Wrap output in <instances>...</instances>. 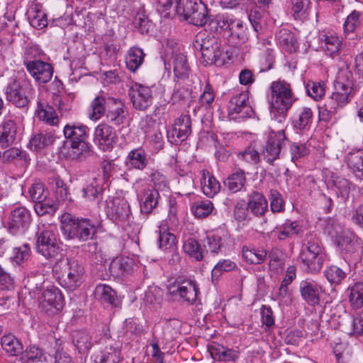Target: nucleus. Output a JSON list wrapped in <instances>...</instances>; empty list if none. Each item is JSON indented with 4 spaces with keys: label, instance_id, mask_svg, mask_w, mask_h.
I'll list each match as a JSON object with an SVG mask.
<instances>
[{
    "label": "nucleus",
    "instance_id": "nucleus-34",
    "mask_svg": "<svg viewBox=\"0 0 363 363\" xmlns=\"http://www.w3.org/2000/svg\"><path fill=\"white\" fill-rule=\"evenodd\" d=\"M267 256V252L264 249H257L252 246H243L242 257L243 259L250 264H259L262 263Z\"/></svg>",
    "mask_w": 363,
    "mask_h": 363
},
{
    "label": "nucleus",
    "instance_id": "nucleus-17",
    "mask_svg": "<svg viewBox=\"0 0 363 363\" xmlns=\"http://www.w3.org/2000/svg\"><path fill=\"white\" fill-rule=\"evenodd\" d=\"M32 218L30 211L23 206L16 207L11 213L8 230L13 235L25 233L31 223Z\"/></svg>",
    "mask_w": 363,
    "mask_h": 363
},
{
    "label": "nucleus",
    "instance_id": "nucleus-37",
    "mask_svg": "<svg viewBox=\"0 0 363 363\" xmlns=\"http://www.w3.org/2000/svg\"><path fill=\"white\" fill-rule=\"evenodd\" d=\"M145 53L138 47L130 48L125 55V65L128 69L132 72H136L143 65Z\"/></svg>",
    "mask_w": 363,
    "mask_h": 363
},
{
    "label": "nucleus",
    "instance_id": "nucleus-44",
    "mask_svg": "<svg viewBox=\"0 0 363 363\" xmlns=\"http://www.w3.org/2000/svg\"><path fill=\"white\" fill-rule=\"evenodd\" d=\"M129 165L137 169H143L148 163L147 154L142 148L131 150L128 155Z\"/></svg>",
    "mask_w": 363,
    "mask_h": 363
},
{
    "label": "nucleus",
    "instance_id": "nucleus-12",
    "mask_svg": "<svg viewBox=\"0 0 363 363\" xmlns=\"http://www.w3.org/2000/svg\"><path fill=\"white\" fill-rule=\"evenodd\" d=\"M335 243L347 258L358 259L363 250L361 240L350 230H342L337 233Z\"/></svg>",
    "mask_w": 363,
    "mask_h": 363
},
{
    "label": "nucleus",
    "instance_id": "nucleus-48",
    "mask_svg": "<svg viewBox=\"0 0 363 363\" xmlns=\"http://www.w3.org/2000/svg\"><path fill=\"white\" fill-rule=\"evenodd\" d=\"M54 141V136L50 133H40L34 135L29 142V147L34 151H39L50 145Z\"/></svg>",
    "mask_w": 363,
    "mask_h": 363
},
{
    "label": "nucleus",
    "instance_id": "nucleus-3",
    "mask_svg": "<svg viewBox=\"0 0 363 363\" xmlns=\"http://www.w3.org/2000/svg\"><path fill=\"white\" fill-rule=\"evenodd\" d=\"M62 229L69 238H77L81 241L92 239L96 232V225L87 218H76L69 213L61 216Z\"/></svg>",
    "mask_w": 363,
    "mask_h": 363
},
{
    "label": "nucleus",
    "instance_id": "nucleus-64",
    "mask_svg": "<svg viewBox=\"0 0 363 363\" xmlns=\"http://www.w3.org/2000/svg\"><path fill=\"white\" fill-rule=\"evenodd\" d=\"M236 264L230 259L220 260L212 269V279H218L223 273L233 270Z\"/></svg>",
    "mask_w": 363,
    "mask_h": 363
},
{
    "label": "nucleus",
    "instance_id": "nucleus-53",
    "mask_svg": "<svg viewBox=\"0 0 363 363\" xmlns=\"http://www.w3.org/2000/svg\"><path fill=\"white\" fill-rule=\"evenodd\" d=\"M107 99L102 96L96 97L90 106L89 118L92 121L99 120L104 113L106 109Z\"/></svg>",
    "mask_w": 363,
    "mask_h": 363
},
{
    "label": "nucleus",
    "instance_id": "nucleus-18",
    "mask_svg": "<svg viewBox=\"0 0 363 363\" xmlns=\"http://www.w3.org/2000/svg\"><path fill=\"white\" fill-rule=\"evenodd\" d=\"M24 65L28 73L39 84H45L52 77L53 68L48 62L43 60H29L25 61Z\"/></svg>",
    "mask_w": 363,
    "mask_h": 363
},
{
    "label": "nucleus",
    "instance_id": "nucleus-11",
    "mask_svg": "<svg viewBox=\"0 0 363 363\" xmlns=\"http://www.w3.org/2000/svg\"><path fill=\"white\" fill-rule=\"evenodd\" d=\"M6 99L17 107L26 106L34 94V89L28 81L10 82L6 90Z\"/></svg>",
    "mask_w": 363,
    "mask_h": 363
},
{
    "label": "nucleus",
    "instance_id": "nucleus-14",
    "mask_svg": "<svg viewBox=\"0 0 363 363\" xmlns=\"http://www.w3.org/2000/svg\"><path fill=\"white\" fill-rule=\"evenodd\" d=\"M60 250V240L52 230H45L37 236L36 250L47 259L55 257Z\"/></svg>",
    "mask_w": 363,
    "mask_h": 363
},
{
    "label": "nucleus",
    "instance_id": "nucleus-59",
    "mask_svg": "<svg viewBox=\"0 0 363 363\" xmlns=\"http://www.w3.org/2000/svg\"><path fill=\"white\" fill-rule=\"evenodd\" d=\"M176 245V237L174 234L162 230H160V235L158 239V246L163 251L173 250Z\"/></svg>",
    "mask_w": 363,
    "mask_h": 363
},
{
    "label": "nucleus",
    "instance_id": "nucleus-4",
    "mask_svg": "<svg viewBox=\"0 0 363 363\" xmlns=\"http://www.w3.org/2000/svg\"><path fill=\"white\" fill-rule=\"evenodd\" d=\"M271 96V113L280 114L285 118L286 112L296 101V98L292 92L289 84L284 81L273 82L270 86Z\"/></svg>",
    "mask_w": 363,
    "mask_h": 363
},
{
    "label": "nucleus",
    "instance_id": "nucleus-50",
    "mask_svg": "<svg viewBox=\"0 0 363 363\" xmlns=\"http://www.w3.org/2000/svg\"><path fill=\"white\" fill-rule=\"evenodd\" d=\"M245 182V172L242 170H239L230 174L228 177L225 184L230 191L235 193L244 188Z\"/></svg>",
    "mask_w": 363,
    "mask_h": 363
},
{
    "label": "nucleus",
    "instance_id": "nucleus-5",
    "mask_svg": "<svg viewBox=\"0 0 363 363\" xmlns=\"http://www.w3.org/2000/svg\"><path fill=\"white\" fill-rule=\"evenodd\" d=\"M175 10L179 16L196 26H203L209 20L207 6L201 0H177Z\"/></svg>",
    "mask_w": 363,
    "mask_h": 363
},
{
    "label": "nucleus",
    "instance_id": "nucleus-58",
    "mask_svg": "<svg viewBox=\"0 0 363 363\" xmlns=\"http://www.w3.org/2000/svg\"><path fill=\"white\" fill-rule=\"evenodd\" d=\"M279 41L290 52H295L296 50V39L293 33L286 29H281L279 33Z\"/></svg>",
    "mask_w": 363,
    "mask_h": 363
},
{
    "label": "nucleus",
    "instance_id": "nucleus-63",
    "mask_svg": "<svg viewBox=\"0 0 363 363\" xmlns=\"http://www.w3.org/2000/svg\"><path fill=\"white\" fill-rule=\"evenodd\" d=\"M240 160L251 164H257L259 160V154L255 147L250 145L238 153Z\"/></svg>",
    "mask_w": 363,
    "mask_h": 363
},
{
    "label": "nucleus",
    "instance_id": "nucleus-21",
    "mask_svg": "<svg viewBox=\"0 0 363 363\" xmlns=\"http://www.w3.org/2000/svg\"><path fill=\"white\" fill-rule=\"evenodd\" d=\"M88 128L79 123L67 124L63 129L65 137L71 143L72 148H83L87 138Z\"/></svg>",
    "mask_w": 363,
    "mask_h": 363
},
{
    "label": "nucleus",
    "instance_id": "nucleus-8",
    "mask_svg": "<svg viewBox=\"0 0 363 363\" xmlns=\"http://www.w3.org/2000/svg\"><path fill=\"white\" fill-rule=\"evenodd\" d=\"M167 292L174 300L191 305L197 299L199 288L196 281L178 277L168 285Z\"/></svg>",
    "mask_w": 363,
    "mask_h": 363
},
{
    "label": "nucleus",
    "instance_id": "nucleus-56",
    "mask_svg": "<svg viewBox=\"0 0 363 363\" xmlns=\"http://www.w3.org/2000/svg\"><path fill=\"white\" fill-rule=\"evenodd\" d=\"M213 203L209 200L194 202L191 206V211L196 218H206L213 211Z\"/></svg>",
    "mask_w": 363,
    "mask_h": 363
},
{
    "label": "nucleus",
    "instance_id": "nucleus-9",
    "mask_svg": "<svg viewBox=\"0 0 363 363\" xmlns=\"http://www.w3.org/2000/svg\"><path fill=\"white\" fill-rule=\"evenodd\" d=\"M34 293L38 294L40 309L48 315L59 313L64 306V297L60 290L54 286L43 290L36 286Z\"/></svg>",
    "mask_w": 363,
    "mask_h": 363
},
{
    "label": "nucleus",
    "instance_id": "nucleus-30",
    "mask_svg": "<svg viewBox=\"0 0 363 363\" xmlns=\"http://www.w3.org/2000/svg\"><path fill=\"white\" fill-rule=\"evenodd\" d=\"M16 126L14 121L5 120L0 124V146L6 148L12 145L16 139Z\"/></svg>",
    "mask_w": 363,
    "mask_h": 363
},
{
    "label": "nucleus",
    "instance_id": "nucleus-42",
    "mask_svg": "<svg viewBox=\"0 0 363 363\" xmlns=\"http://www.w3.org/2000/svg\"><path fill=\"white\" fill-rule=\"evenodd\" d=\"M311 0H291V15L296 21H303L308 15Z\"/></svg>",
    "mask_w": 363,
    "mask_h": 363
},
{
    "label": "nucleus",
    "instance_id": "nucleus-26",
    "mask_svg": "<svg viewBox=\"0 0 363 363\" xmlns=\"http://www.w3.org/2000/svg\"><path fill=\"white\" fill-rule=\"evenodd\" d=\"M169 65L172 67L176 78L184 79L189 77L191 69L184 54L174 53L169 60Z\"/></svg>",
    "mask_w": 363,
    "mask_h": 363
},
{
    "label": "nucleus",
    "instance_id": "nucleus-43",
    "mask_svg": "<svg viewBox=\"0 0 363 363\" xmlns=\"http://www.w3.org/2000/svg\"><path fill=\"white\" fill-rule=\"evenodd\" d=\"M347 162L355 176L360 179H363V151L357 150L349 153Z\"/></svg>",
    "mask_w": 363,
    "mask_h": 363
},
{
    "label": "nucleus",
    "instance_id": "nucleus-20",
    "mask_svg": "<svg viewBox=\"0 0 363 363\" xmlns=\"http://www.w3.org/2000/svg\"><path fill=\"white\" fill-rule=\"evenodd\" d=\"M191 118L188 115H182L179 117L172 128L167 132L169 142L177 144L187 139L191 134Z\"/></svg>",
    "mask_w": 363,
    "mask_h": 363
},
{
    "label": "nucleus",
    "instance_id": "nucleus-7",
    "mask_svg": "<svg viewBox=\"0 0 363 363\" xmlns=\"http://www.w3.org/2000/svg\"><path fill=\"white\" fill-rule=\"evenodd\" d=\"M326 254L321 243L313 238L305 244L300 253V259L305 269L310 273H316L321 269Z\"/></svg>",
    "mask_w": 363,
    "mask_h": 363
},
{
    "label": "nucleus",
    "instance_id": "nucleus-51",
    "mask_svg": "<svg viewBox=\"0 0 363 363\" xmlns=\"http://www.w3.org/2000/svg\"><path fill=\"white\" fill-rule=\"evenodd\" d=\"M95 296L101 302L113 305L116 300V294L106 284H98L94 291Z\"/></svg>",
    "mask_w": 363,
    "mask_h": 363
},
{
    "label": "nucleus",
    "instance_id": "nucleus-38",
    "mask_svg": "<svg viewBox=\"0 0 363 363\" xmlns=\"http://www.w3.org/2000/svg\"><path fill=\"white\" fill-rule=\"evenodd\" d=\"M133 259L128 257H116L110 264V271L113 275L120 277L132 270Z\"/></svg>",
    "mask_w": 363,
    "mask_h": 363
},
{
    "label": "nucleus",
    "instance_id": "nucleus-25",
    "mask_svg": "<svg viewBox=\"0 0 363 363\" xmlns=\"http://www.w3.org/2000/svg\"><path fill=\"white\" fill-rule=\"evenodd\" d=\"M160 195L158 190L145 186L138 194V199L140 204V211L143 213H150L158 204Z\"/></svg>",
    "mask_w": 363,
    "mask_h": 363
},
{
    "label": "nucleus",
    "instance_id": "nucleus-31",
    "mask_svg": "<svg viewBox=\"0 0 363 363\" xmlns=\"http://www.w3.org/2000/svg\"><path fill=\"white\" fill-rule=\"evenodd\" d=\"M30 24L35 28L43 29L48 25L47 15L42 9V6L33 3L28 11Z\"/></svg>",
    "mask_w": 363,
    "mask_h": 363
},
{
    "label": "nucleus",
    "instance_id": "nucleus-19",
    "mask_svg": "<svg viewBox=\"0 0 363 363\" xmlns=\"http://www.w3.org/2000/svg\"><path fill=\"white\" fill-rule=\"evenodd\" d=\"M286 139L284 130L277 132L270 131L268 139L263 150L264 159L269 164H272L280 154L281 145Z\"/></svg>",
    "mask_w": 363,
    "mask_h": 363
},
{
    "label": "nucleus",
    "instance_id": "nucleus-1",
    "mask_svg": "<svg viewBox=\"0 0 363 363\" xmlns=\"http://www.w3.org/2000/svg\"><path fill=\"white\" fill-rule=\"evenodd\" d=\"M352 74L348 69L338 72L335 91L319 109L322 121L329 122L335 118L337 111L349 103L355 93Z\"/></svg>",
    "mask_w": 363,
    "mask_h": 363
},
{
    "label": "nucleus",
    "instance_id": "nucleus-2",
    "mask_svg": "<svg viewBox=\"0 0 363 363\" xmlns=\"http://www.w3.org/2000/svg\"><path fill=\"white\" fill-rule=\"evenodd\" d=\"M52 272L60 285L69 291L76 290L85 279L84 266L72 256H61L54 264Z\"/></svg>",
    "mask_w": 363,
    "mask_h": 363
},
{
    "label": "nucleus",
    "instance_id": "nucleus-28",
    "mask_svg": "<svg viewBox=\"0 0 363 363\" xmlns=\"http://www.w3.org/2000/svg\"><path fill=\"white\" fill-rule=\"evenodd\" d=\"M277 233L279 240H284L293 235H298L303 233V227L299 221L286 220L281 225L277 227L272 233Z\"/></svg>",
    "mask_w": 363,
    "mask_h": 363
},
{
    "label": "nucleus",
    "instance_id": "nucleus-49",
    "mask_svg": "<svg viewBox=\"0 0 363 363\" xmlns=\"http://www.w3.org/2000/svg\"><path fill=\"white\" fill-rule=\"evenodd\" d=\"M75 347L80 353L87 352L92 346L90 335L85 331H75L72 335Z\"/></svg>",
    "mask_w": 363,
    "mask_h": 363
},
{
    "label": "nucleus",
    "instance_id": "nucleus-41",
    "mask_svg": "<svg viewBox=\"0 0 363 363\" xmlns=\"http://www.w3.org/2000/svg\"><path fill=\"white\" fill-rule=\"evenodd\" d=\"M223 23L227 25L233 36H235L240 40L245 42L247 39V29L243 22L240 19H234L229 16L223 17Z\"/></svg>",
    "mask_w": 363,
    "mask_h": 363
},
{
    "label": "nucleus",
    "instance_id": "nucleus-13",
    "mask_svg": "<svg viewBox=\"0 0 363 363\" xmlns=\"http://www.w3.org/2000/svg\"><path fill=\"white\" fill-rule=\"evenodd\" d=\"M248 99L249 91L247 90L234 94L228 104V116L232 119L251 117L253 110Z\"/></svg>",
    "mask_w": 363,
    "mask_h": 363
},
{
    "label": "nucleus",
    "instance_id": "nucleus-61",
    "mask_svg": "<svg viewBox=\"0 0 363 363\" xmlns=\"http://www.w3.org/2000/svg\"><path fill=\"white\" fill-rule=\"evenodd\" d=\"M215 90L208 81H207L204 86L203 93L199 98L200 105L205 108H210L215 100Z\"/></svg>",
    "mask_w": 363,
    "mask_h": 363
},
{
    "label": "nucleus",
    "instance_id": "nucleus-52",
    "mask_svg": "<svg viewBox=\"0 0 363 363\" xmlns=\"http://www.w3.org/2000/svg\"><path fill=\"white\" fill-rule=\"evenodd\" d=\"M183 250L190 257L196 261H201L203 257V250L199 242L194 239L189 238L183 244Z\"/></svg>",
    "mask_w": 363,
    "mask_h": 363
},
{
    "label": "nucleus",
    "instance_id": "nucleus-16",
    "mask_svg": "<svg viewBox=\"0 0 363 363\" xmlns=\"http://www.w3.org/2000/svg\"><path fill=\"white\" fill-rule=\"evenodd\" d=\"M107 215L114 223L122 225L131 218V210L128 201L115 197L107 201Z\"/></svg>",
    "mask_w": 363,
    "mask_h": 363
},
{
    "label": "nucleus",
    "instance_id": "nucleus-45",
    "mask_svg": "<svg viewBox=\"0 0 363 363\" xmlns=\"http://www.w3.org/2000/svg\"><path fill=\"white\" fill-rule=\"evenodd\" d=\"M1 342L3 350L11 356H16L21 352L22 344L13 335H4Z\"/></svg>",
    "mask_w": 363,
    "mask_h": 363
},
{
    "label": "nucleus",
    "instance_id": "nucleus-60",
    "mask_svg": "<svg viewBox=\"0 0 363 363\" xmlns=\"http://www.w3.org/2000/svg\"><path fill=\"white\" fill-rule=\"evenodd\" d=\"M269 199L270 201V208L273 213H281L285 209V202L281 194L275 189H271Z\"/></svg>",
    "mask_w": 363,
    "mask_h": 363
},
{
    "label": "nucleus",
    "instance_id": "nucleus-15",
    "mask_svg": "<svg viewBox=\"0 0 363 363\" xmlns=\"http://www.w3.org/2000/svg\"><path fill=\"white\" fill-rule=\"evenodd\" d=\"M129 96L135 108L145 110L152 104L154 86L133 83L129 89Z\"/></svg>",
    "mask_w": 363,
    "mask_h": 363
},
{
    "label": "nucleus",
    "instance_id": "nucleus-23",
    "mask_svg": "<svg viewBox=\"0 0 363 363\" xmlns=\"http://www.w3.org/2000/svg\"><path fill=\"white\" fill-rule=\"evenodd\" d=\"M94 137L99 147L104 151L112 148L113 145L116 141L115 130L106 123H100L96 126L94 131Z\"/></svg>",
    "mask_w": 363,
    "mask_h": 363
},
{
    "label": "nucleus",
    "instance_id": "nucleus-29",
    "mask_svg": "<svg viewBox=\"0 0 363 363\" xmlns=\"http://www.w3.org/2000/svg\"><path fill=\"white\" fill-rule=\"evenodd\" d=\"M201 174V185L203 193L208 197H213L220 191L219 182L207 170L203 169Z\"/></svg>",
    "mask_w": 363,
    "mask_h": 363
},
{
    "label": "nucleus",
    "instance_id": "nucleus-33",
    "mask_svg": "<svg viewBox=\"0 0 363 363\" xmlns=\"http://www.w3.org/2000/svg\"><path fill=\"white\" fill-rule=\"evenodd\" d=\"M120 359L119 349L113 347L111 343L107 345L100 352L94 355L95 363H118Z\"/></svg>",
    "mask_w": 363,
    "mask_h": 363
},
{
    "label": "nucleus",
    "instance_id": "nucleus-27",
    "mask_svg": "<svg viewBox=\"0 0 363 363\" xmlns=\"http://www.w3.org/2000/svg\"><path fill=\"white\" fill-rule=\"evenodd\" d=\"M229 238L228 234L223 230H217L207 234L204 246L213 254H218L225 247V243Z\"/></svg>",
    "mask_w": 363,
    "mask_h": 363
},
{
    "label": "nucleus",
    "instance_id": "nucleus-46",
    "mask_svg": "<svg viewBox=\"0 0 363 363\" xmlns=\"http://www.w3.org/2000/svg\"><path fill=\"white\" fill-rule=\"evenodd\" d=\"M323 48L328 55L335 57L340 53V50L342 49V40L336 35H326L324 39V45Z\"/></svg>",
    "mask_w": 363,
    "mask_h": 363
},
{
    "label": "nucleus",
    "instance_id": "nucleus-47",
    "mask_svg": "<svg viewBox=\"0 0 363 363\" xmlns=\"http://www.w3.org/2000/svg\"><path fill=\"white\" fill-rule=\"evenodd\" d=\"M330 179L329 181L332 182L333 186L335 188V190L337 196L345 199H347L350 192V182L333 172L330 174Z\"/></svg>",
    "mask_w": 363,
    "mask_h": 363
},
{
    "label": "nucleus",
    "instance_id": "nucleus-54",
    "mask_svg": "<svg viewBox=\"0 0 363 363\" xmlns=\"http://www.w3.org/2000/svg\"><path fill=\"white\" fill-rule=\"evenodd\" d=\"M327 280L333 285H338L346 278L347 273L335 265L327 267L324 271Z\"/></svg>",
    "mask_w": 363,
    "mask_h": 363
},
{
    "label": "nucleus",
    "instance_id": "nucleus-6",
    "mask_svg": "<svg viewBox=\"0 0 363 363\" xmlns=\"http://www.w3.org/2000/svg\"><path fill=\"white\" fill-rule=\"evenodd\" d=\"M194 46L199 48L201 53L200 62L204 66L216 63L222 55L220 42L211 33L201 32L196 35Z\"/></svg>",
    "mask_w": 363,
    "mask_h": 363
},
{
    "label": "nucleus",
    "instance_id": "nucleus-36",
    "mask_svg": "<svg viewBox=\"0 0 363 363\" xmlns=\"http://www.w3.org/2000/svg\"><path fill=\"white\" fill-rule=\"evenodd\" d=\"M249 210L256 216H262L268 209L265 197L259 192H253L247 203Z\"/></svg>",
    "mask_w": 363,
    "mask_h": 363
},
{
    "label": "nucleus",
    "instance_id": "nucleus-39",
    "mask_svg": "<svg viewBox=\"0 0 363 363\" xmlns=\"http://www.w3.org/2000/svg\"><path fill=\"white\" fill-rule=\"evenodd\" d=\"M124 106L123 103L114 98L108 97L106 101V117L113 122L119 123L123 118Z\"/></svg>",
    "mask_w": 363,
    "mask_h": 363
},
{
    "label": "nucleus",
    "instance_id": "nucleus-10",
    "mask_svg": "<svg viewBox=\"0 0 363 363\" xmlns=\"http://www.w3.org/2000/svg\"><path fill=\"white\" fill-rule=\"evenodd\" d=\"M28 194L35 202V211L38 216L54 213L57 209V203L49 197V191L40 182H34L28 189Z\"/></svg>",
    "mask_w": 363,
    "mask_h": 363
},
{
    "label": "nucleus",
    "instance_id": "nucleus-40",
    "mask_svg": "<svg viewBox=\"0 0 363 363\" xmlns=\"http://www.w3.org/2000/svg\"><path fill=\"white\" fill-rule=\"evenodd\" d=\"M313 121V111L309 107H301L294 114L293 124L299 130L308 128Z\"/></svg>",
    "mask_w": 363,
    "mask_h": 363
},
{
    "label": "nucleus",
    "instance_id": "nucleus-22",
    "mask_svg": "<svg viewBox=\"0 0 363 363\" xmlns=\"http://www.w3.org/2000/svg\"><path fill=\"white\" fill-rule=\"evenodd\" d=\"M85 182L82 189V197L86 201H95L101 199L103 191V184L96 177V172L86 175L83 179Z\"/></svg>",
    "mask_w": 363,
    "mask_h": 363
},
{
    "label": "nucleus",
    "instance_id": "nucleus-24",
    "mask_svg": "<svg viewBox=\"0 0 363 363\" xmlns=\"http://www.w3.org/2000/svg\"><path fill=\"white\" fill-rule=\"evenodd\" d=\"M322 291V287L313 280L306 279L300 283L301 296L309 305L315 306L319 303Z\"/></svg>",
    "mask_w": 363,
    "mask_h": 363
},
{
    "label": "nucleus",
    "instance_id": "nucleus-35",
    "mask_svg": "<svg viewBox=\"0 0 363 363\" xmlns=\"http://www.w3.org/2000/svg\"><path fill=\"white\" fill-rule=\"evenodd\" d=\"M2 160L4 163L15 162L26 167L29 164V158L26 151L18 147H11L5 150L2 155Z\"/></svg>",
    "mask_w": 363,
    "mask_h": 363
},
{
    "label": "nucleus",
    "instance_id": "nucleus-55",
    "mask_svg": "<svg viewBox=\"0 0 363 363\" xmlns=\"http://www.w3.org/2000/svg\"><path fill=\"white\" fill-rule=\"evenodd\" d=\"M350 294L349 301L354 308H360L363 306V282H356L349 288Z\"/></svg>",
    "mask_w": 363,
    "mask_h": 363
},
{
    "label": "nucleus",
    "instance_id": "nucleus-57",
    "mask_svg": "<svg viewBox=\"0 0 363 363\" xmlns=\"http://www.w3.org/2000/svg\"><path fill=\"white\" fill-rule=\"evenodd\" d=\"M144 301L146 303L157 308L162 301V291L157 286H150L145 291Z\"/></svg>",
    "mask_w": 363,
    "mask_h": 363
},
{
    "label": "nucleus",
    "instance_id": "nucleus-62",
    "mask_svg": "<svg viewBox=\"0 0 363 363\" xmlns=\"http://www.w3.org/2000/svg\"><path fill=\"white\" fill-rule=\"evenodd\" d=\"M361 15L362 13L354 10L347 17L343 25L345 34L353 33L360 26Z\"/></svg>",
    "mask_w": 363,
    "mask_h": 363
},
{
    "label": "nucleus",
    "instance_id": "nucleus-32",
    "mask_svg": "<svg viewBox=\"0 0 363 363\" xmlns=\"http://www.w3.org/2000/svg\"><path fill=\"white\" fill-rule=\"evenodd\" d=\"M35 114L40 120L50 125L58 124L59 119L55 110L46 102L38 101Z\"/></svg>",
    "mask_w": 363,
    "mask_h": 363
}]
</instances>
